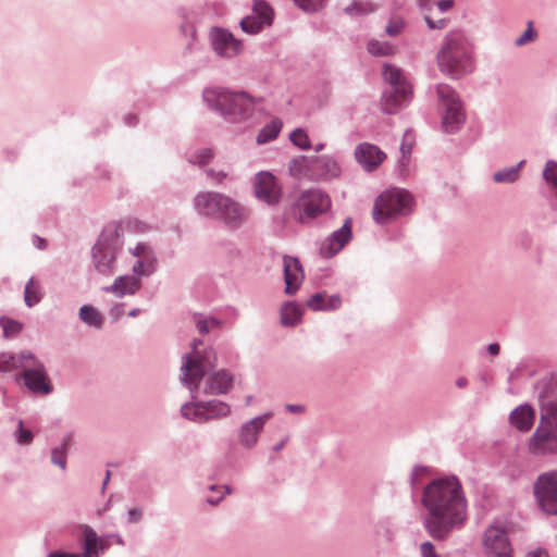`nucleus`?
<instances>
[{"label":"nucleus","instance_id":"e433bc0d","mask_svg":"<svg viewBox=\"0 0 557 557\" xmlns=\"http://www.w3.org/2000/svg\"><path fill=\"white\" fill-rule=\"evenodd\" d=\"M523 164V161H521L518 165L511 166L508 169H504L502 171H498L494 174V181L497 183H512L518 178V173Z\"/></svg>","mask_w":557,"mask_h":557},{"label":"nucleus","instance_id":"a19ab883","mask_svg":"<svg viewBox=\"0 0 557 557\" xmlns=\"http://www.w3.org/2000/svg\"><path fill=\"white\" fill-rule=\"evenodd\" d=\"M368 50L373 55H389L395 52V48L392 45L381 41L369 42Z\"/></svg>","mask_w":557,"mask_h":557},{"label":"nucleus","instance_id":"2eb2a0df","mask_svg":"<svg viewBox=\"0 0 557 557\" xmlns=\"http://www.w3.org/2000/svg\"><path fill=\"white\" fill-rule=\"evenodd\" d=\"M255 193L258 199L274 206L282 198V186L272 173L259 172L255 178Z\"/></svg>","mask_w":557,"mask_h":557},{"label":"nucleus","instance_id":"4d7b16f0","mask_svg":"<svg viewBox=\"0 0 557 557\" xmlns=\"http://www.w3.org/2000/svg\"><path fill=\"white\" fill-rule=\"evenodd\" d=\"M208 176L215 180L216 182H222L224 177H226V173L223 171H214V170H208L207 171Z\"/></svg>","mask_w":557,"mask_h":557},{"label":"nucleus","instance_id":"0eeeda50","mask_svg":"<svg viewBox=\"0 0 557 557\" xmlns=\"http://www.w3.org/2000/svg\"><path fill=\"white\" fill-rule=\"evenodd\" d=\"M198 345H201L200 341L193 343V351L184 357L182 367L183 380L191 392L199 386L205 373L212 369L215 362V355L211 350L200 355Z\"/></svg>","mask_w":557,"mask_h":557},{"label":"nucleus","instance_id":"6e6d98bb","mask_svg":"<svg viewBox=\"0 0 557 557\" xmlns=\"http://www.w3.org/2000/svg\"><path fill=\"white\" fill-rule=\"evenodd\" d=\"M425 22L431 29H442L446 26V20L442 18L438 21H433L430 16H425Z\"/></svg>","mask_w":557,"mask_h":557},{"label":"nucleus","instance_id":"8fccbe9b","mask_svg":"<svg viewBox=\"0 0 557 557\" xmlns=\"http://www.w3.org/2000/svg\"><path fill=\"white\" fill-rule=\"evenodd\" d=\"M212 158V151L210 149H202L191 157V162L198 164H206Z\"/></svg>","mask_w":557,"mask_h":557},{"label":"nucleus","instance_id":"3c124183","mask_svg":"<svg viewBox=\"0 0 557 557\" xmlns=\"http://www.w3.org/2000/svg\"><path fill=\"white\" fill-rule=\"evenodd\" d=\"M404 28V22L401 20H393L386 26V33L389 36H397Z\"/></svg>","mask_w":557,"mask_h":557},{"label":"nucleus","instance_id":"09e8293b","mask_svg":"<svg viewBox=\"0 0 557 557\" xmlns=\"http://www.w3.org/2000/svg\"><path fill=\"white\" fill-rule=\"evenodd\" d=\"M33 441V433L23 428V422H18L17 442L20 444H30Z\"/></svg>","mask_w":557,"mask_h":557},{"label":"nucleus","instance_id":"864d4df0","mask_svg":"<svg viewBox=\"0 0 557 557\" xmlns=\"http://www.w3.org/2000/svg\"><path fill=\"white\" fill-rule=\"evenodd\" d=\"M152 250L151 248L144 244V243H139L137 244L133 249H132V253L138 258H144L145 255H148L150 253Z\"/></svg>","mask_w":557,"mask_h":557},{"label":"nucleus","instance_id":"a878e982","mask_svg":"<svg viewBox=\"0 0 557 557\" xmlns=\"http://www.w3.org/2000/svg\"><path fill=\"white\" fill-rule=\"evenodd\" d=\"M289 174L297 180H315L314 163L312 158L297 157L294 158L288 164Z\"/></svg>","mask_w":557,"mask_h":557},{"label":"nucleus","instance_id":"ddd939ff","mask_svg":"<svg viewBox=\"0 0 557 557\" xmlns=\"http://www.w3.org/2000/svg\"><path fill=\"white\" fill-rule=\"evenodd\" d=\"M483 547L487 557H512L507 532L499 525H490L483 534Z\"/></svg>","mask_w":557,"mask_h":557},{"label":"nucleus","instance_id":"b1692460","mask_svg":"<svg viewBox=\"0 0 557 557\" xmlns=\"http://www.w3.org/2000/svg\"><path fill=\"white\" fill-rule=\"evenodd\" d=\"M315 180H332L341 174V166L330 157H313Z\"/></svg>","mask_w":557,"mask_h":557},{"label":"nucleus","instance_id":"20e7f679","mask_svg":"<svg viewBox=\"0 0 557 557\" xmlns=\"http://www.w3.org/2000/svg\"><path fill=\"white\" fill-rule=\"evenodd\" d=\"M205 100L224 115L244 119L251 114L255 100L245 92H232L224 89H208Z\"/></svg>","mask_w":557,"mask_h":557},{"label":"nucleus","instance_id":"bb28decb","mask_svg":"<svg viewBox=\"0 0 557 557\" xmlns=\"http://www.w3.org/2000/svg\"><path fill=\"white\" fill-rule=\"evenodd\" d=\"M341 305H342V299L339 296H337V295L329 296L323 293L314 294L306 302V306L312 311L336 310L341 307Z\"/></svg>","mask_w":557,"mask_h":557},{"label":"nucleus","instance_id":"f3484780","mask_svg":"<svg viewBox=\"0 0 557 557\" xmlns=\"http://www.w3.org/2000/svg\"><path fill=\"white\" fill-rule=\"evenodd\" d=\"M351 219H346L343 226L327 237L320 247V255L331 258L336 255L351 238Z\"/></svg>","mask_w":557,"mask_h":557},{"label":"nucleus","instance_id":"cd10ccee","mask_svg":"<svg viewBox=\"0 0 557 557\" xmlns=\"http://www.w3.org/2000/svg\"><path fill=\"white\" fill-rule=\"evenodd\" d=\"M98 536L96 532L86 527L84 530V553L83 554H67V553H51L48 557H98L97 552Z\"/></svg>","mask_w":557,"mask_h":557},{"label":"nucleus","instance_id":"aec40b11","mask_svg":"<svg viewBox=\"0 0 557 557\" xmlns=\"http://www.w3.org/2000/svg\"><path fill=\"white\" fill-rule=\"evenodd\" d=\"M222 201L216 219L222 220L231 227L242 225L246 220L245 209L237 201L227 196Z\"/></svg>","mask_w":557,"mask_h":557},{"label":"nucleus","instance_id":"c756f323","mask_svg":"<svg viewBox=\"0 0 557 557\" xmlns=\"http://www.w3.org/2000/svg\"><path fill=\"white\" fill-rule=\"evenodd\" d=\"M302 309L295 302H285L281 308V322L286 326H294L301 321Z\"/></svg>","mask_w":557,"mask_h":557},{"label":"nucleus","instance_id":"dca6fc26","mask_svg":"<svg viewBox=\"0 0 557 557\" xmlns=\"http://www.w3.org/2000/svg\"><path fill=\"white\" fill-rule=\"evenodd\" d=\"M274 16L273 9L262 0H255L252 15L240 21V27L245 33L257 34L263 26L272 24Z\"/></svg>","mask_w":557,"mask_h":557},{"label":"nucleus","instance_id":"4c0bfd02","mask_svg":"<svg viewBox=\"0 0 557 557\" xmlns=\"http://www.w3.org/2000/svg\"><path fill=\"white\" fill-rule=\"evenodd\" d=\"M79 317L81 319L92 326H100L101 325V317L99 312L90 306H83L79 310Z\"/></svg>","mask_w":557,"mask_h":557},{"label":"nucleus","instance_id":"79ce46f5","mask_svg":"<svg viewBox=\"0 0 557 557\" xmlns=\"http://www.w3.org/2000/svg\"><path fill=\"white\" fill-rule=\"evenodd\" d=\"M289 138H290L292 143L300 149L306 150L311 147L310 139H309L307 133L301 128L295 129L290 134Z\"/></svg>","mask_w":557,"mask_h":557},{"label":"nucleus","instance_id":"c03bdc74","mask_svg":"<svg viewBox=\"0 0 557 557\" xmlns=\"http://www.w3.org/2000/svg\"><path fill=\"white\" fill-rule=\"evenodd\" d=\"M70 438H67L62 448H55L52 450L51 459L52 462L57 466H59L61 469L65 468L66 465V456H65V448L69 445Z\"/></svg>","mask_w":557,"mask_h":557},{"label":"nucleus","instance_id":"4be33fe9","mask_svg":"<svg viewBox=\"0 0 557 557\" xmlns=\"http://www.w3.org/2000/svg\"><path fill=\"white\" fill-rule=\"evenodd\" d=\"M272 417V413H265L260 417H256L250 421L246 422L240 428L239 441L245 447H252L258 441V435L262 431L265 422Z\"/></svg>","mask_w":557,"mask_h":557},{"label":"nucleus","instance_id":"5701e85b","mask_svg":"<svg viewBox=\"0 0 557 557\" xmlns=\"http://www.w3.org/2000/svg\"><path fill=\"white\" fill-rule=\"evenodd\" d=\"M233 375L225 370H220L211 374L205 384V394L216 395L225 394L233 385Z\"/></svg>","mask_w":557,"mask_h":557},{"label":"nucleus","instance_id":"473e14b6","mask_svg":"<svg viewBox=\"0 0 557 557\" xmlns=\"http://www.w3.org/2000/svg\"><path fill=\"white\" fill-rule=\"evenodd\" d=\"M182 414L189 420L196 421V422H202L206 421L205 414L206 409L203 408V403H196V404H186L182 407Z\"/></svg>","mask_w":557,"mask_h":557},{"label":"nucleus","instance_id":"bf43d9fd","mask_svg":"<svg viewBox=\"0 0 557 557\" xmlns=\"http://www.w3.org/2000/svg\"><path fill=\"white\" fill-rule=\"evenodd\" d=\"M140 518H141L140 510H138V509H131L128 511V519H129L131 522H133V523L137 522V521L140 520Z\"/></svg>","mask_w":557,"mask_h":557},{"label":"nucleus","instance_id":"39448f33","mask_svg":"<svg viewBox=\"0 0 557 557\" xmlns=\"http://www.w3.org/2000/svg\"><path fill=\"white\" fill-rule=\"evenodd\" d=\"M383 77L391 85V90L383 95L382 107L386 113H395L409 101L412 89L403 71L392 64H384Z\"/></svg>","mask_w":557,"mask_h":557},{"label":"nucleus","instance_id":"9d476101","mask_svg":"<svg viewBox=\"0 0 557 557\" xmlns=\"http://www.w3.org/2000/svg\"><path fill=\"white\" fill-rule=\"evenodd\" d=\"M437 96L444 107L443 127L447 133H455L465 122L461 102L454 89L445 84L437 86Z\"/></svg>","mask_w":557,"mask_h":557},{"label":"nucleus","instance_id":"ea45409f","mask_svg":"<svg viewBox=\"0 0 557 557\" xmlns=\"http://www.w3.org/2000/svg\"><path fill=\"white\" fill-rule=\"evenodd\" d=\"M0 325L3 329L5 337H12L17 335L22 331V323L10 318H1Z\"/></svg>","mask_w":557,"mask_h":557},{"label":"nucleus","instance_id":"2f4dec72","mask_svg":"<svg viewBox=\"0 0 557 557\" xmlns=\"http://www.w3.org/2000/svg\"><path fill=\"white\" fill-rule=\"evenodd\" d=\"M154 269H156V258H154L152 251L148 255H145L144 258H140V260L137 261L133 267L134 273H136L137 275H144V276H148L151 273H153Z\"/></svg>","mask_w":557,"mask_h":557},{"label":"nucleus","instance_id":"69168bd1","mask_svg":"<svg viewBox=\"0 0 557 557\" xmlns=\"http://www.w3.org/2000/svg\"><path fill=\"white\" fill-rule=\"evenodd\" d=\"M36 242H37V247L39 249H44L46 247V240L44 238L37 237Z\"/></svg>","mask_w":557,"mask_h":557},{"label":"nucleus","instance_id":"774afa93","mask_svg":"<svg viewBox=\"0 0 557 557\" xmlns=\"http://www.w3.org/2000/svg\"><path fill=\"white\" fill-rule=\"evenodd\" d=\"M286 408H287V410L293 411V412H297V411L301 410V408L299 406H295V405H287Z\"/></svg>","mask_w":557,"mask_h":557},{"label":"nucleus","instance_id":"6ab92c4d","mask_svg":"<svg viewBox=\"0 0 557 557\" xmlns=\"http://www.w3.org/2000/svg\"><path fill=\"white\" fill-rule=\"evenodd\" d=\"M357 161L367 170H375L386 158V154L375 145L363 143L355 150Z\"/></svg>","mask_w":557,"mask_h":557},{"label":"nucleus","instance_id":"37998d69","mask_svg":"<svg viewBox=\"0 0 557 557\" xmlns=\"http://www.w3.org/2000/svg\"><path fill=\"white\" fill-rule=\"evenodd\" d=\"M544 178L549 185H552L557 194V163L548 162L546 164L544 170Z\"/></svg>","mask_w":557,"mask_h":557},{"label":"nucleus","instance_id":"412c9836","mask_svg":"<svg viewBox=\"0 0 557 557\" xmlns=\"http://www.w3.org/2000/svg\"><path fill=\"white\" fill-rule=\"evenodd\" d=\"M225 197L219 193H200L195 197L194 205L200 214L216 218Z\"/></svg>","mask_w":557,"mask_h":557},{"label":"nucleus","instance_id":"5fc2aeb1","mask_svg":"<svg viewBox=\"0 0 557 557\" xmlns=\"http://www.w3.org/2000/svg\"><path fill=\"white\" fill-rule=\"evenodd\" d=\"M214 325H218V322L214 319L197 321V327L200 333H208L209 329Z\"/></svg>","mask_w":557,"mask_h":557},{"label":"nucleus","instance_id":"de8ad7c7","mask_svg":"<svg viewBox=\"0 0 557 557\" xmlns=\"http://www.w3.org/2000/svg\"><path fill=\"white\" fill-rule=\"evenodd\" d=\"M413 147V135L410 132H406L401 143V153L403 158H406L407 154H410L411 149Z\"/></svg>","mask_w":557,"mask_h":557},{"label":"nucleus","instance_id":"49530a36","mask_svg":"<svg viewBox=\"0 0 557 557\" xmlns=\"http://www.w3.org/2000/svg\"><path fill=\"white\" fill-rule=\"evenodd\" d=\"M535 35L536 34H535V32L532 28V22H529L528 23V28L524 30V33L521 36H519L516 39V45L517 46H523L525 44H529V42L534 40Z\"/></svg>","mask_w":557,"mask_h":557},{"label":"nucleus","instance_id":"f8f14e48","mask_svg":"<svg viewBox=\"0 0 557 557\" xmlns=\"http://www.w3.org/2000/svg\"><path fill=\"white\" fill-rule=\"evenodd\" d=\"M534 492L542 510L549 515H557V471L540 475Z\"/></svg>","mask_w":557,"mask_h":557},{"label":"nucleus","instance_id":"7ed1b4c3","mask_svg":"<svg viewBox=\"0 0 557 557\" xmlns=\"http://www.w3.org/2000/svg\"><path fill=\"white\" fill-rule=\"evenodd\" d=\"M437 62L441 71L453 77L472 70V63L460 34L451 33L446 36L438 52Z\"/></svg>","mask_w":557,"mask_h":557},{"label":"nucleus","instance_id":"9b49d317","mask_svg":"<svg viewBox=\"0 0 557 557\" xmlns=\"http://www.w3.org/2000/svg\"><path fill=\"white\" fill-rule=\"evenodd\" d=\"M120 236L117 225L107 226L92 249L96 269L103 274L111 273L115 259L114 240Z\"/></svg>","mask_w":557,"mask_h":557},{"label":"nucleus","instance_id":"423d86ee","mask_svg":"<svg viewBox=\"0 0 557 557\" xmlns=\"http://www.w3.org/2000/svg\"><path fill=\"white\" fill-rule=\"evenodd\" d=\"M412 197L404 189L392 188L379 196L373 208V218L379 223L410 212Z\"/></svg>","mask_w":557,"mask_h":557},{"label":"nucleus","instance_id":"e2e57ef3","mask_svg":"<svg viewBox=\"0 0 557 557\" xmlns=\"http://www.w3.org/2000/svg\"><path fill=\"white\" fill-rule=\"evenodd\" d=\"M122 306H116L112 309V314L117 319L122 314Z\"/></svg>","mask_w":557,"mask_h":557},{"label":"nucleus","instance_id":"f03ea898","mask_svg":"<svg viewBox=\"0 0 557 557\" xmlns=\"http://www.w3.org/2000/svg\"><path fill=\"white\" fill-rule=\"evenodd\" d=\"M541 421L530 441L534 454L557 451V399L545 395L542 397Z\"/></svg>","mask_w":557,"mask_h":557},{"label":"nucleus","instance_id":"f257e3e1","mask_svg":"<svg viewBox=\"0 0 557 557\" xmlns=\"http://www.w3.org/2000/svg\"><path fill=\"white\" fill-rule=\"evenodd\" d=\"M422 502L429 512L424 527L435 540H445L453 529L462 525L466 520L467 502L456 476L432 481L424 488Z\"/></svg>","mask_w":557,"mask_h":557},{"label":"nucleus","instance_id":"7c9ffc66","mask_svg":"<svg viewBox=\"0 0 557 557\" xmlns=\"http://www.w3.org/2000/svg\"><path fill=\"white\" fill-rule=\"evenodd\" d=\"M203 408L206 409V421L209 419L226 417L231 412V408L227 404L216 400L203 403Z\"/></svg>","mask_w":557,"mask_h":557},{"label":"nucleus","instance_id":"a18cd8bd","mask_svg":"<svg viewBox=\"0 0 557 557\" xmlns=\"http://www.w3.org/2000/svg\"><path fill=\"white\" fill-rule=\"evenodd\" d=\"M305 12H315L323 7L324 0H294Z\"/></svg>","mask_w":557,"mask_h":557},{"label":"nucleus","instance_id":"338daca9","mask_svg":"<svg viewBox=\"0 0 557 557\" xmlns=\"http://www.w3.org/2000/svg\"><path fill=\"white\" fill-rule=\"evenodd\" d=\"M183 30L189 32L193 37L195 36V28L191 25L183 26Z\"/></svg>","mask_w":557,"mask_h":557},{"label":"nucleus","instance_id":"72a5a7b5","mask_svg":"<svg viewBox=\"0 0 557 557\" xmlns=\"http://www.w3.org/2000/svg\"><path fill=\"white\" fill-rule=\"evenodd\" d=\"M41 295H40V286L38 282L34 278H30L24 290V300L25 304L28 307H33L34 305L38 304L40 301Z\"/></svg>","mask_w":557,"mask_h":557},{"label":"nucleus","instance_id":"a211bd4d","mask_svg":"<svg viewBox=\"0 0 557 557\" xmlns=\"http://www.w3.org/2000/svg\"><path fill=\"white\" fill-rule=\"evenodd\" d=\"M283 268H284V282H285V293L287 295L295 294L304 278L305 273L302 270V267L300 264V261L290 256H284L283 258Z\"/></svg>","mask_w":557,"mask_h":557},{"label":"nucleus","instance_id":"393cba45","mask_svg":"<svg viewBox=\"0 0 557 557\" xmlns=\"http://www.w3.org/2000/svg\"><path fill=\"white\" fill-rule=\"evenodd\" d=\"M141 286V282L135 276H119L114 280L113 284L104 287L107 293H112L116 297L125 295H134Z\"/></svg>","mask_w":557,"mask_h":557},{"label":"nucleus","instance_id":"13d9d810","mask_svg":"<svg viewBox=\"0 0 557 557\" xmlns=\"http://www.w3.org/2000/svg\"><path fill=\"white\" fill-rule=\"evenodd\" d=\"M436 5L441 12H445L453 7V0H441L436 2Z\"/></svg>","mask_w":557,"mask_h":557},{"label":"nucleus","instance_id":"4468645a","mask_svg":"<svg viewBox=\"0 0 557 557\" xmlns=\"http://www.w3.org/2000/svg\"><path fill=\"white\" fill-rule=\"evenodd\" d=\"M210 39L214 52L220 57L234 58L243 50V42L224 28H212Z\"/></svg>","mask_w":557,"mask_h":557},{"label":"nucleus","instance_id":"6e6552de","mask_svg":"<svg viewBox=\"0 0 557 557\" xmlns=\"http://www.w3.org/2000/svg\"><path fill=\"white\" fill-rule=\"evenodd\" d=\"M20 359L24 360L22 377L27 388L34 394H50L53 388L44 363L29 351H22Z\"/></svg>","mask_w":557,"mask_h":557},{"label":"nucleus","instance_id":"f704fd0d","mask_svg":"<svg viewBox=\"0 0 557 557\" xmlns=\"http://www.w3.org/2000/svg\"><path fill=\"white\" fill-rule=\"evenodd\" d=\"M375 10V5L370 1L356 0L345 9V12L350 16L367 15Z\"/></svg>","mask_w":557,"mask_h":557},{"label":"nucleus","instance_id":"052dcab7","mask_svg":"<svg viewBox=\"0 0 557 557\" xmlns=\"http://www.w3.org/2000/svg\"><path fill=\"white\" fill-rule=\"evenodd\" d=\"M487 350L491 355L496 356L499 352V345L496 343L490 344Z\"/></svg>","mask_w":557,"mask_h":557},{"label":"nucleus","instance_id":"0e129e2a","mask_svg":"<svg viewBox=\"0 0 557 557\" xmlns=\"http://www.w3.org/2000/svg\"><path fill=\"white\" fill-rule=\"evenodd\" d=\"M221 499H222V496H218V497L210 496V497H208V503H209V504H211V505H215V504H218Z\"/></svg>","mask_w":557,"mask_h":557},{"label":"nucleus","instance_id":"58836bf2","mask_svg":"<svg viewBox=\"0 0 557 557\" xmlns=\"http://www.w3.org/2000/svg\"><path fill=\"white\" fill-rule=\"evenodd\" d=\"M280 131H281V124L277 122H273L260 131V133L257 137V141L259 144H263L269 140H272L277 137Z\"/></svg>","mask_w":557,"mask_h":557},{"label":"nucleus","instance_id":"1a4fd4ad","mask_svg":"<svg viewBox=\"0 0 557 557\" xmlns=\"http://www.w3.org/2000/svg\"><path fill=\"white\" fill-rule=\"evenodd\" d=\"M331 208L330 197L321 190L304 191L293 206V216L305 224L325 213Z\"/></svg>","mask_w":557,"mask_h":557},{"label":"nucleus","instance_id":"680f3d73","mask_svg":"<svg viewBox=\"0 0 557 557\" xmlns=\"http://www.w3.org/2000/svg\"><path fill=\"white\" fill-rule=\"evenodd\" d=\"M528 557H548L547 553L543 549L531 552Z\"/></svg>","mask_w":557,"mask_h":557},{"label":"nucleus","instance_id":"c85d7f7f","mask_svg":"<svg viewBox=\"0 0 557 557\" xmlns=\"http://www.w3.org/2000/svg\"><path fill=\"white\" fill-rule=\"evenodd\" d=\"M534 410L528 405L516 408L510 414L511 424L519 431L525 432L531 429L534 422Z\"/></svg>","mask_w":557,"mask_h":557},{"label":"nucleus","instance_id":"603ef678","mask_svg":"<svg viewBox=\"0 0 557 557\" xmlns=\"http://www.w3.org/2000/svg\"><path fill=\"white\" fill-rule=\"evenodd\" d=\"M422 557H441L436 554L434 545L431 542H424L420 546Z\"/></svg>","mask_w":557,"mask_h":557},{"label":"nucleus","instance_id":"c9c22d12","mask_svg":"<svg viewBox=\"0 0 557 557\" xmlns=\"http://www.w3.org/2000/svg\"><path fill=\"white\" fill-rule=\"evenodd\" d=\"M22 362H24V360L20 359V354L17 356H13L8 352H2L0 354V373H9L22 368Z\"/></svg>","mask_w":557,"mask_h":557}]
</instances>
